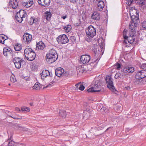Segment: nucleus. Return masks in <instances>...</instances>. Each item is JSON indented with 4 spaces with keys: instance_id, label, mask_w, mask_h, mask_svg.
<instances>
[{
    "instance_id": "1",
    "label": "nucleus",
    "mask_w": 146,
    "mask_h": 146,
    "mask_svg": "<svg viewBox=\"0 0 146 146\" xmlns=\"http://www.w3.org/2000/svg\"><path fill=\"white\" fill-rule=\"evenodd\" d=\"M129 14L131 20V24L129 25L130 27L131 25L137 27L138 25V22L139 21V12L137 10L134 9L130 10Z\"/></svg>"
},
{
    "instance_id": "2",
    "label": "nucleus",
    "mask_w": 146,
    "mask_h": 146,
    "mask_svg": "<svg viewBox=\"0 0 146 146\" xmlns=\"http://www.w3.org/2000/svg\"><path fill=\"white\" fill-rule=\"evenodd\" d=\"M90 131L89 136L90 138L92 139H94L96 137L101 135L103 133V132L99 131L98 128L95 127H92Z\"/></svg>"
},
{
    "instance_id": "3",
    "label": "nucleus",
    "mask_w": 146,
    "mask_h": 146,
    "mask_svg": "<svg viewBox=\"0 0 146 146\" xmlns=\"http://www.w3.org/2000/svg\"><path fill=\"white\" fill-rule=\"evenodd\" d=\"M105 80L107 84L108 87L111 91L112 92L115 94H117L118 92L115 88L113 84V79L111 77L109 76H108L106 77Z\"/></svg>"
},
{
    "instance_id": "4",
    "label": "nucleus",
    "mask_w": 146,
    "mask_h": 146,
    "mask_svg": "<svg viewBox=\"0 0 146 146\" xmlns=\"http://www.w3.org/2000/svg\"><path fill=\"white\" fill-rule=\"evenodd\" d=\"M101 82L100 80H97L95 82L94 87H92L87 90H86L88 92H100L101 86Z\"/></svg>"
},
{
    "instance_id": "5",
    "label": "nucleus",
    "mask_w": 146,
    "mask_h": 146,
    "mask_svg": "<svg viewBox=\"0 0 146 146\" xmlns=\"http://www.w3.org/2000/svg\"><path fill=\"white\" fill-rule=\"evenodd\" d=\"M13 62L15 67L18 69H20L22 66L23 67V63H25V61L23 58L18 57H15L13 59Z\"/></svg>"
},
{
    "instance_id": "6",
    "label": "nucleus",
    "mask_w": 146,
    "mask_h": 146,
    "mask_svg": "<svg viewBox=\"0 0 146 146\" xmlns=\"http://www.w3.org/2000/svg\"><path fill=\"white\" fill-rule=\"evenodd\" d=\"M58 44H62L68 43L69 41L67 36L65 34L61 35L58 36L56 39Z\"/></svg>"
},
{
    "instance_id": "7",
    "label": "nucleus",
    "mask_w": 146,
    "mask_h": 146,
    "mask_svg": "<svg viewBox=\"0 0 146 146\" xmlns=\"http://www.w3.org/2000/svg\"><path fill=\"white\" fill-rule=\"evenodd\" d=\"M87 36L89 37L92 38L96 34V30L95 28L92 25H90L86 30Z\"/></svg>"
},
{
    "instance_id": "8",
    "label": "nucleus",
    "mask_w": 146,
    "mask_h": 146,
    "mask_svg": "<svg viewBox=\"0 0 146 146\" xmlns=\"http://www.w3.org/2000/svg\"><path fill=\"white\" fill-rule=\"evenodd\" d=\"M92 51L94 55V58L96 59V60L94 62L97 61L98 62L100 60V56L101 54V52L100 53L99 48H98L97 47H93L92 49Z\"/></svg>"
},
{
    "instance_id": "9",
    "label": "nucleus",
    "mask_w": 146,
    "mask_h": 146,
    "mask_svg": "<svg viewBox=\"0 0 146 146\" xmlns=\"http://www.w3.org/2000/svg\"><path fill=\"white\" fill-rule=\"evenodd\" d=\"M135 76V78L146 79V70H141L137 71Z\"/></svg>"
},
{
    "instance_id": "10",
    "label": "nucleus",
    "mask_w": 146,
    "mask_h": 146,
    "mask_svg": "<svg viewBox=\"0 0 146 146\" xmlns=\"http://www.w3.org/2000/svg\"><path fill=\"white\" fill-rule=\"evenodd\" d=\"M80 60L83 64H86L90 61V56L88 55L84 54L81 56Z\"/></svg>"
},
{
    "instance_id": "11",
    "label": "nucleus",
    "mask_w": 146,
    "mask_h": 146,
    "mask_svg": "<svg viewBox=\"0 0 146 146\" xmlns=\"http://www.w3.org/2000/svg\"><path fill=\"white\" fill-rule=\"evenodd\" d=\"M58 59V57L56 56H51L46 54L45 56V59L46 62L49 64H52L55 62Z\"/></svg>"
},
{
    "instance_id": "12",
    "label": "nucleus",
    "mask_w": 146,
    "mask_h": 146,
    "mask_svg": "<svg viewBox=\"0 0 146 146\" xmlns=\"http://www.w3.org/2000/svg\"><path fill=\"white\" fill-rule=\"evenodd\" d=\"M38 3L39 5L43 7H48L50 4V0H38Z\"/></svg>"
},
{
    "instance_id": "13",
    "label": "nucleus",
    "mask_w": 146,
    "mask_h": 146,
    "mask_svg": "<svg viewBox=\"0 0 146 146\" xmlns=\"http://www.w3.org/2000/svg\"><path fill=\"white\" fill-rule=\"evenodd\" d=\"M134 71V68L132 67L126 66L121 70L122 72L126 74L132 73Z\"/></svg>"
},
{
    "instance_id": "14",
    "label": "nucleus",
    "mask_w": 146,
    "mask_h": 146,
    "mask_svg": "<svg viewBox=\"0 0 146 146\" xmlns=\"http://www.w3.org/2000/svg\"><path fill=\"white\" fill-rule=\"evenodd\" d=\"M23 40L27 43L30 42L32 40V36L31 35L28 33H25L23 36Z\"/></svg>"
},
{
    "instance_id": "15",
    "label": "nucleus",
    "mask_w": 146,
    "mask_h": 146,
    "mask_svg": "<svg viewBox=\"0 0 146 146\" xmlns=\"http://www.w3.org/2000/svg\"><path fill=\"white\" fill-rule=\"evenodd\" d=\"M36 56V54L33 50L32 51V52H31L29 55H28L25 57L27 60L30 61H32L35 59Z\"/></svg>"
},
{
    "instance_id": "16",
    "label": "nucleus",
    "mask_w": 146,
    "mask_h": 146,
    "mask_svg": "<svg viewBox=\"0 0 146 146\" xmlns=\"http://www.w3.org/2000/svg\"><path fill=\"white\" fill-rule=\"evenodd\" d=\"M9 4L10 7L15 9L18 5V3L16 0H9Z\"/></svg>"
},
{
    "instance_id": "17",
    "label": "nucleus",
    "mask_w": 146,
    "mask_h": 146,
    "mask_svg": "<svg viewBox=\"0 0 146 146\" xmlns=\"http://www.w3.org/2000/svg\"><path fill=\"white\" fill-rule=\"evenodd\" d=\"M64 72V70L62 68H57L55 70V74L57 76L60 77L62 76L63 73Z\"/></svg>"
},
{
    "instance_id": "18",
    "label": "nucleus",
    "mask_w": 146,
    "mask_h": 146,
    "mask_svg": "<svg viewBox=\"0 0 146 146\" xmlns=\"http://www.w3.org/2000/svg\"><path fill=\"white\" fill-rule=\"evenodd\" d=\"M41 79L44 80V78L48 75H50V72L48 70H43L42 72L40 74Z\"/></svg>"
},
{
    "instance_id": "19",
    "label": "nucleus",
    "mask_w": 146,
    "mask_h": 146,
    "mask_svg": "<svg viewBox=\"0 0 146 146\" xmlns=\"http://www.w3.org/2000/svg\"><path fill=\"white\" fill-rule=\"evenodd\" d=\"M17 16H19L20 17L23 18H25L27 15V13L26 12L22 9H21L20 10V11L17 13Z\"/></svg>"
},
{
    "instance_id": "20",
    "label": "nucleus",
    "mask_w": 146,
    "mask_h": 146,
    "mask_svg": "<svg viewBox=\"0 0 146 146\" xmlns=\"http://www.w3.org/2000/svg\"><path fill=\"white\" fill-rule=\"evenodd\" d=\"M45 47V44L42 41H39L36 44V49L39 50H43Z\"/></svg>"
},
{
    "instance_id": "21",
    "label": "nucleus",
    "mask_w": 146,
    "mask_h": 146,
    "mask_svg": "<svg viewBox=\"0 0 146 146\" xmlns=\"http://www.w3.org/2000/svg\"><path fill=\"white\" fill-rule=\"evenodd\" d=\"M91 17L92 19L99 20L100 19V14L97 11L93 12Z\"/></svg>"
},
{
    "instance_id": "22",
    "label": "nucleus",
    "mask_w": 146,
    "mask_h": 146,
    "mask_svg": "<svg viewBox=\"0 0 146 146\" xmlns=\"http://www.w3.org/2000/svg\"><path fill=\"white\" fill-rule=\"evenodd\" d=\"M46 54L50 56H53L54 57V56L55 57L56 56L58 57V56L55 50L53 48L51 49Z\"/></svg>"
},
{
    "instance_id": "23",
    "label": "nucleus",
    "mask_w": 146,
    "mask_h": 146,
    "mask_svg": "<svg viewBox=\"0 0 146 146\" xmlns=\"http://www.w3.org/2000/svg\"><path fill=\"white\" fill-rule=\"evenodd\" d=\"M52 16V14L49 11H46L44 14V17L46 19L47 21H50Z\"/></svg>"
},
{
    "instance_id": "24",
    "label": "nucleus",
    "mask_w": 146,
    "mask_h": 146,
    "mask_svg": "<svg viewBox=\"0 0 146 146\" xmlns=\"http://www.w3.org/2000/svg\"><path fill=\"white\" fill-rule=\"evenodd\" d=\"M98 2V7L99 10L101 11L102 10L103 8L105 6L104 3V1H102L100 0V1Z\"/></svg>"
},
{
    "instance_id": "25",
    "label": "nucleus",
    "mask_w": 146,
    "mask_h": 146,
    "mask_svg": "<svg viewBox=\"0 0 146 146\" xmlns=\"http://www.w3.org/2000/svg\"><path fill=\"white\" fill-rule=\"evenodd\" d=\"M42 88V85L39 82H37L34 85L33 89L34 90H39L41 89Z\"/></svg>"
},
{
    "instance_id": "26",
    "label": "nucleus",
    "mask_w": 146,
    "mask_h": 146,
    "mask_svg": "<svg viewBox=\"0 0 146 146\" xmlns=\"http://www.w3.org/2000/svg\"><path fill=\"white\" fill-rule=\"evenodd\" d=\"M14 48L15 51H19L22 49L21 44L19 43L15 44L14 45Z\"/></svg>"
},
{
    "instance_id": "27",
    "label": "nucleus",
    "mask_w": 146,
    "mask_h": 146,
    "mask_svg": "<svg viewBox=\"0 0 146 146\" xmlns=\"http://www.w3.org/2000/svg\"><path fill=\"white\" fill-rule=\"evenodd\" d=\"M76 70L77 72H79L80 73H86L87 71L86 69H85L84 67H82L81 66L77 67Z\"/></svg>"
},
{
    "instance_id": "28",
    "label": "nucleus",
    "mask_w": 146,
    "mask_h": 146,
    "mask_svg": "<svg viewBox=\"0 0 146 146\" xmlns=\"http://www.w3.org/2000/svg\"><path fill=\"white\" fill-rule=\"evenodd\" d=\"M32 51H33L31 48H27L25 49L24 52L25 55V56H26V55L27 56L28 55L32 52Z\"/></svg>"
},
{
    "instance_id": "29",
    "label": "nucleus",
    "mask_w": 146,
    "mask_h": 146,
    "mask_svg": "<svg viewBox=\"0 0 146 146\" xmlns=\"http://www.w3.org/2000/svg\"><path fill=\"white\" fill-rule=\"evenodd\" d=\"M59 115L62 118H65L66 115V113L64 110H60V111Z\"/></svg>"
},
{
    "instance_id": "30",
    "label": "nucleus",
    "mask_w": 146,
    "mask_h": 146,
    "mask_svg": "<svg viewBox=\"0 0 146 146\" xmlns=\"http://www.w3.org/2000/svg\"><path fill=\"white\" fill-rule=\"evenodd\" d=\"M4 36V35H0V43L3 44H4L5 40L8 38V37L6 36L7 38L5 39Z\"/></svg>"
},
{
    "instance_id": "31",
    "label": "nucleus",
    "mask_w": 146,
    "mask_h": 146,
    "mask_svg": "<svg viewBox=\"0 0 146 146\" xmlns=\"http://www.w3.org/2000/svg\"><path fill=\"white\" fill-rule=\"evenodd\" d=\"M12 136H11L10 138L9 139L7 140L9 142L8 143V145L9 146H15V145L14 144V143H15V142L13 141V140H11L10 141V140H11V139L12 138Z\"/></svg>"
},
{
    "instance_id": "32",
    "label": "nucleus",
    "mask_w": 146,
    "mask_h": 146,
    "mask_svg": "<svg viewBox=\"0 0 146 146\" xmlns=\"http://www.w3.org/2000/svg\"><path fill=\"white\" fill-rule=\"evenodd\" d=\"M128 30L126 29H125L123 32V36L124 39H127L128 38V36L127 35V33Z\"/></svg>"
},
{
    "instance_id": "33",
    "label": "nucleus",
    "mask_w": 146,
    "mask_h": 146,
    "mask_svg": "<svg viewBox=\"0 0 146 146\" xmlns=\"http://www.w3.org/2000/svg\"><path fill=\"white\" fill-rule=\"evenodd\" d=\"M63 28L66 32H68L71 29V26L70 25H68L64 27Z\"/></svg>"
},
{
    "instance_id": "34",
    "label": "nucleus",
    "mask_w": 146,
    "mask_h": 146,
    "mask_svg": "<svg viewBox=\"0 0 146 146\" xmlns=\"http://www.w3.org/2000/svg\"><path fill=\"white\" fill-rule=\"evenodd\" d=\"M122 77L123 75L121 73L119 72H117L115 75L114 77L115 79L120 80Z\"/></svg>"
},
{
    "instance_id": "35",
    "label": "nucleus",
    "mask_w": 146,
    "mask_h": 146,
    "mask_svg": "<svg viewBox=\"0 0 146 146\" xmlns=\"http://www.w3.org/2000/svg\"><path fill=\"white\" fill-rule=\"evenodd\" d=\"M21 111L25 112H29L30 110L29 108L26 107H22L21 108Z\"/></svg>"
},
{
    "instance_id": "36",
    "label": "nucleus",
    "mask_w": 146,
    "mask_h": 146,
    "mask_svg": "<svg viewBox=\"0 0 146 146\" xmlns=\"http://www.w3.org/2000/svg\"><path fill=\"white\" fill-rule=\"evenodd\" d=\"M138 79L140 84H146V79L135 78Z\"/></svg>"
},
{
    "instance_id": "37",
    "label": "nucleus",
    "mask_w": 146,
    "mask_h": 146,
    "mask_svg": "<svg viewBox=\"0 0 146 146\" xmlns=\"http://www.w3.org/2000/svg\"><path fill=\"white\" fill-rule=\"evenodd\" d=\"M33 0H28V1L27 2L26 7L28 8L30 7L33 4Z\"/></svg>"
},
{
    "instance_id": "38",
    "label": "nucleus",
    "mask_w": 146,
    "mask_h": 146,
    "mask_svg": "<svg viewBox=\"0 0 146 146\" xmlns=\"http://www.w3.org/2000/svg\"><path fill=\"white\" fill-rule=\"evenodd\" d=\"M113 128V127H109L103 133H112V132Z\"/></svg>"
},
{
    "instance_id": "39",
    "label": "nucleus",
    "mask_w": 146,
    "mask_h": 146,
    "mask_svg": "<svg viewBox=\"0 0 146 146\" xmlns=\"http://www.w3.org/2000/svg\"><path fill=\"white\" fill-rule=\"evenodd\" d=\"M30 19L31 21H32L33 23H35L36 24L39 21L38 18H34V17H31Z\"/></svg>"
},
{
    "instance_id": "40",
    "label": "nucleus",
    "mask_w": 146,
    "mask_h": 146,
    "mask_svg": "<svg viewBox=\"0 0 146 146\" xmlns=\"http://www.w3.org/2000/svg\"><path fill=\"white\" fill-rule=\"evenodd\" d=\"M76 41V37L74 36H71L69 38V41L71 42L70 44L74 42H75Z\"/></svg>"
},
{
    "instance_id": "41",
    "label": "nucleus",
    "mask_w": 146,
    "mask_h": 146,
    "mask_svg": "<svg viewBox=\"0 0 146 146\" xmlns=\"http://www.w3.org/2000/svg\"><path fill=\"white\" fill-rule=\"evenodd\" d=\"M15 19L17 21L20 23H21L23 21V19L21 17L18 16L17 17V16L16 13L15 16Z\"/></svg>"
},
{
    "instance_id": "42",
    "label": "nucleus",
    "mask_w": 146,
    "mask_h": 146,
    "mask_svg": "<svg viewBox=\"0 0 146 146\" xmlns=\"http://www.w3.org/2000/svg\"><path fill=\"white\" fill-rule=\"evenodd\" d=\"M114 66L115 67L116 69L119 70L121 68V65L120 64L117 62L115 64Z\"/></svg>"
},
{
    "instance_id": "43",
    "label": "nucleus",
    "mask_w": 146,
    "mask_h": 146,
    "mask_svg": "<svg viewBox=\"0 0 146 146\" xmlns=\"http://www.w3.org/2000/svg\"><path fill=\"white\" fill-rule=\"evenodd\" d=\"M143 30H146V21H144L141 23Z\"/></svg>"
},
{
    "instance_id": "44",
    "label": "nucleus",
    "mask_w": 146,
    "mask_h": 146,
    "mask_svg": "<svg viewBox=\"0 0 146 146\" xmlns=\"http://www.w3.org/2000/svg\"><path fill=\"white\" fill-rule=\"evenodd\" d=\"M10 81L12 82H15L16 81V80L15 77L14 75L11 76L10 78Z\"/></svg>"
},
{
    "instance_id": "45",
    "label": "nucleus",
    "mask_w": 146,
    "mask_h": 146,
    "mask_svg": "<svg viewBox=\"0 0 146 146\" xmlns=\"http://www.w3.org/2000/svg\"><path fill=\"white\" fill-rule=\"evenodd\" d=\"M134 37V35H129L128 36V38L127 39V40L129 43H130V41L133 38V37Z\"/></svg>"
},
{
    "instance_id": "46",
    "label": "nucleus",
    "mask_w": 146,
    "mask_h": 146,
    "mask_svg": "<svg viewBox=\"0 0 146 146\" xmlns=\"http://www.w3.org/2000/svg\"><path fill=\"white\" fill-rule=\"evenodd\" d=\"M105 126L106 125H104L103 124L97 127L98 129H99V131L101 132V130H102L104 128Z\"/></svg>"
},
{
    "instance_id": "47",
    "label": "nucleus",
    "mask_w": 146,
    "mask_h": 146,
    "mask_svg": "<svg viewBox=\"0 0 146 146\" xmlns=\"http://www.w3.org/2000/svg\"><path fill=\"white\" fill-rule=\"evenodd\" d=\"M141 68L142 69V70H146V63L143 64L140 66Z\"/></svg>"
},
{
    "instance_id": "48",
    "label": "nucleus",
    "mask_w": 146,
    "mask_h": 146,
    "mask_svg": "<svg viewBox=\"0 0 146 146\" xmlns=\"http://www.w3.org/2000/svg\"><path fill=\"white\" fill-rule=\"evenodd\" d=\"M85 88V87L83 84L80 83V85L79 86V89L81 91L83 90Z\"/></svg>"
},
{
    "instance_id": "49",
    "label": "nucleus",
    "mask_w": 146,
    "mask_h": 146,
    "mask_svg": "<svg viewBox=\"0 0 146 146\" xmlns=\"http://www.w3.org/2000/svg\"><path fill=\"white\" fill-rule=\"evenodd\" d=\"M69 75V73L68 72H65L63 73L62 76H65V77H68Z\"/></svg>"
},
{
    "instance_id": "50",
    "label": "nucleus",
    "mask_w": 146,
    "mask_h": 146,
    "mask_svg": "<svg viewBox=\"0 0 146 146\" xmlns=\"http://www.w3.org/2000/svg\"><path fill=\"white\" fill-rule=\"evenodd\" d=\"M133 1V0H127V4L129 5H130L132 3Z\"/></svg>"
},
{
    "instance_id": "51",
    "label": "nucleus",
    "mask_w": 146,
    "mask_h": 146,
    "mask_svg": "<svg viewBox=\"0 0 146 146\" xmlns=\"http://www.w3.org/2000/svg\"><path fill=\"white\" fill-rule=\"evenodd\" d=\"M3 50H4L6 51H7V52H10V51L11 50V48H10L8 47H5V48H4Z\"/></svg>"
},
{
    "instance_id": "52",
    "label": "nucleus",
    "mask_w": 146,
    "mask_h": 146,
    "mask_svg": "<svg viewBox=\"0 0 146 146\" xmlns=\"http://www.w3.org/2000/svg\"><path fill=\"white\" fill-rule=\"evenodd\" d=\"M80 82L78 84H76L75 86L76 87V89H75L76 90H78V89H79V86L80 85Z\"/></svg>"
},
{
    "instance_id": "53",
    "label": "nucleus",
    "mask_w": 146,
    "mask_h": 146,
    "mask_svg": "<svg viewBox=\"0 0 146 146\" xmlns=\"http://www.w3.org/2000/svg\"><path fill=\"white\" fill-rule=\"evenodd\" d=\"M70 3H73L74 4L76 3L78 1V0H69Z\"/></svg>"
},
{
    "instance_id": "54",
    "label": "nucleus",
    "mask_w": 146,
    "mask_h": 146,
    "mask_svg": "<svg viewBox=\"0 0 146 146\" xmlns=\"http://www.w3.org/2000/svg\"><path fill=\"white\" fill-rule=\"evenodd\" d=\"M81 23V22L80 20V19H79V21H78V23H76V26H78L80 25Z\"/></svg>"
},
{
    "instance_id": "55",
    "label": "nucleus",
    "mask_w": 146,
    "mask_h": 146,
    "mask_svg": "<svg viewBox=\"0 0 146 146\" xmlns=\"http://www.w3.org/2000/svg\"><path fill=\"white\" fill-rule=\"evenodd\" d=\"M53 84L52 83L51 84H50L47 85L46 86L44 87L43 88V89L46 88L48 87H50L52 86V85Z\"/></svg>"
},
{
    "instance_id": "56",
    "label": "nucleus",
    "mask_w": 146,
    "mask_h": 146,
    "mask_svg": "<svg viewBox=\"0 0 146 146\" xmlns=\"http://www.w3.org/2000/svg\"><path fill=\"white\" fill-rule=\"evenodd\" d=\"M135 38H134V37H133V38L131 40V41H130V44H132L133 43V42L135 41Z\"/></svg>"
},
{
    "instance_id": "57",
    "label": "nucleus",
    "mask_w": 146,
    "mask_h": 146,
    "mask_svg": "<svg viewBox=\"0 0 146 146\" xmlns=\"http://www.w3.org/2000/svg\"><path fill=\"white\" fill-rule=\"evenodd\" d=\"M3 52L4 56H7V52L3 50Z\"/></svg>"
},
{
    "instance_id": "58",
    "label": "nucleus",
    "mask_w": 146,
    "mask_h": 146,
    "mask_svg": "<svg viewBox=\"0 0 146 146\" xmlns=\"http://www.w3.org/2000/svg\"><path fill=\"white\" fill-rule=\"evenodd\" d=\"M135 83L138 84H140L138 79H136L135 81Z\"/></svg>"
},
{
    "instance_id": "59",
    "label": "nucleus",
    "mask_w": 146,
    "mask_h": 146,
    "mask_svg": "<svg viewBox=\"0 0 146 146\" xmlns=\"http://www.w3.org/2000/svg\"><path fill=\"white\" fill-rule=\"evenodd\" d=\"M28 129L25 127H23L22 130L27 131L28 130Z\"/></svg>"
},
{
    "instance_id": "60",
    "label": "nucleus",
    "mask_w": 146,
    "mask_h": 146,
    "mask_svg": "<svg viewBox=\"0 0 146 146\" xmlns=\"http://www.w3.org/2000/svg\"><path fill=\"white\" fill-rule=\"evenodd\" d=\"M22 4L23 6L26 7L27 4V2L26 3L22 2Z\"/></svg>"
},
{
    "instance_id": "61",
    "label": "nucleus",
    "mask_w": 146,
    "mask_h": 146,
    "mask_svg": "<svg viewBox=\"0 0 146 146\" xmlns=\"http://www.w3.org/2000/svg\"><path fill=\"white\" fill-rule=\"evenodd\" d=\"M67 16L66 15L65 16H62L61 17V18H62L63 19H65L67 17Z\"/></svg>"
},
{
    "instance_id": "62",
    "label": "nucleus",
    "mask_w": 146,
    "mask_h": 146,
    "mask_svg": "<svg viewBox=\"0 0 146 146\" xmlns=\"http://www.w3.org/2000/svg\"><path fill=\"white\" fill-rule=\"evenodd\" d=\"M15 110L17 111H21L20 110V109L18 108H16Z\"/></svg>"
},
{
    "instance_id": "63",
    "label": "nucleus",
    "mask_w": 146,
    "mask_h": 146,
    "mask_svg": "<svg viewBox=\"0 0 146 146\" xmlns=\"http://www.w3.org/2000/svg\"><path fill=\"white\" fill-rule=\"evenodd\" d=\"M11 117L13 118H14L15 119H21V117H20V118H18L16 117H12V116H11Z\"/></svg>"
},
{
    "instance_id": "64",
    "label": "nucleus",
    "mask_w": 146,
    "mask_h": 146,
    "mask_svg": "<svg viewBox=\"0 0 146 146\" xmlns=\"http://www.w3.org/2000/svg\"><path fill=\"white\" fill-rule=\"evenodd\" d=\"M127 39H124V40L123 41V43L125 44H127Z\"/></svg>"
}]
</instances>
